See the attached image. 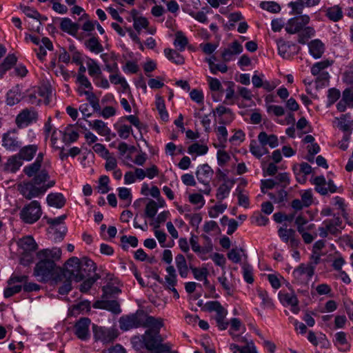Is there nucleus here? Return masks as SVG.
Returning a JSON list of instances; mask_svg holds the SVG:
<instances>
[{"label": "nucleus", "instance_id": "f257e3e1", "mask_svg": "<svg viewBox=\"0 0 353 353\" xmlns=\"http://www.w3.org/2000/svg\"><path fill=\"white\" fill-rule=\"evenodd\" d=\"M163 325L162 319L150 316L142 310L141 327H148L149 330L143 335L132 337L131 343L134 349L140 352L145 349L150 353H178L171 350L170 343H162L159 330Z\"/></svg>", "mask_w": 353, "mask_h": 353}, {"label": "nucleus", "instance_id": "f03ea898", "mask_svg": "<svg viewBox=\"0 0 353 353\" xmlns=\"http://www.w3.org/2000/svg\"><path fill=\"white\" fill-rule=\"evenodd\" d=\"M96 270V264L90 259L83 258L80 260L76 256L70 258L65 263L63 268L57 270L56 280L62 283L59 288V293L62 295L67 294L72 290V281H83Z\"/></svg>", "mask_w": 353, "mask_h": 353}, {"label": "nucleus", "instance_id": "7ed1b4c3", "mask_svg": "<svg viewBox=\"0 0 353 353\" xmlns=\"http://www.w3.org/2000/svg\"><path fill=\"white\" fill-rule=\"evenodd\" d=\"M37 256L39 261L35 265L34 275L39 281L52 280L57 284L60 283L56 280L57 270L60 268L56 265L55 261L61 259V248L43 249L38 252Z\"/></svg>", "mask_w": 353, "mask_h": 353}, {"label": "nucleus", "instance_id": "20e7f679", "mask_svg": "<svg viewBox=\"0 0 353 353\" xmlns=\"http://www.w3.org/2000/svg\"><path fill=\"white\" fill-rule=\"evenodd\" d=\"M343 229V221L339 216L324 220L319 227V234L321 238H329L330 236H338Z\"/></svg>", "mask_w": 353, "mask_h": 353}, {"label": "nucleus", "instance_id": "39448f33", "mask_svg": "<svg viewBox=\"0 0 353 353\" xmlns=\"http://www.w3.org/2000/svg\"><path fill=\"white\" fill-rule=\"evenodd\" d=\"M54 181H50L47 185L41 186H37L32 181L23 182L19 184L18 190L26 199L30 200L43 195L48 188L54 186Z\"/></svg>", "mask_w": 353, "mask_h": 353}, {"label": "nucleus", "instance_id": "423d86ee", "mask_svg": "<svg viewBox=\"0 0 353 353\" xmlns=\"http://www.w3.org/2000/svg\"><path fill=\"white\" fill-rule=\"evenodd\" d=\"M42 214L40 203L37 201H32L25 205L20 212V218L23 222L32 224L37 221Z\"/></svg>", "mask_w": 353, "mask_h": 353}, {"label": "nucleus", "instance_id": "0eeeda50", "mask_svg": "<svg viewBox=\"0 0 353 353\" xmlns=\"http://www.w3.org/2000/svg\"><path fill=\"white\" fill-rule=\"evenodd\" d=\"M92 331L94 341L103 344L112 343L118 336L117 330L114 328H107L93 324Z\"/></svg>", "mask_w": 353, "mask_h": 353}, {"label": "nucleus", "instance_id": "6e6552de", "mask_svg": "<svg viewBox=\"0 0 353 353\" xmlns=\"http://www.w3.org/2000/svg\"><path fill=\"white\" fill-rule=\"evenodd\" d=\"M120 329L123 331L141 327L142 325V310H137L135 313L125 315L120 317Z\"/></svg>", "mask_w": 353, "mask_h": 353}, {"label": "nucleus", "instance_id": "1a4fd4ad", "mask_svg": "<svg viewBox=\"0 0 353 353\" xmlns=\"http://www.w3.org/2000/svg\"><path fill=\"white\" fill-rule=\"evenodd\" d=\"M38 112L33 108L22 110L15 119V123L18 128H22L31 123H36L38 120Z\"/></svg>", "mask_w": 353, "mask_h": 353}, {"label": "nucleus", "instance_id": "9d476101", "mask_svg": "<svg viewBox=\"0 0 353 353\" xmlns=\"http://www.w3.org/2000/svg\"><path fill=\"white\" fill-rule=\"evenodd\" d=\"M310 21V18L307 14L299 15L290 19L285 23V31L291 34L299 33L303 27L307 26Z\"/></svg>", "mask_w": 353, "mask_h": 353}, {"label": "nucleus", "instance_id": "9b49d317", "mask_svg": "<svg viewBox=\"0 0 353 353\" xmlns=\"http://www.w3.org/2000/svg\"><path fill=\"white\" fill-rule=\"evenodd\" d=\"M91 321L87 317L81 318L74 325V334L81 341H88L90 338V325Z\"/></svg>", "mask_w": 353, "mask_h": 353}, {"label": "nucleus", "instance_id": "f8f14e48", "mask_svg": "<svg viewBox=\"0 0 353 353\" xmlns=\"http://www.w3.org/2000/svg\"><path fill=\"white\" fill-rule=\"evenodd\" d=\"M314 273V267L311 264L301 263L293 271V276L299 282L306 283L311 279Z\"/></svg>", "mask_w": 353, "mask_h": 353}, {"label": "nucleus", "instance_id": "ddd939ff", "mask_svg": "<svg viewBox=\"0 0 353 353\" xmlns=\"http://www.w3.org/2000/svg\"><path fill=\"white\" fill-rule=\"evenodd\" d=\"M278 235L284 243H289L292 248H296L299 244L295 230L291 228L288 229L286 225L279 228Z\"/></svg>", "mask_w": 353, "mask_h": 353}, {"label": "nucleus", "instance_id": "4468645a", "mask_svg": "<svg viewBox=\"0 0 353 353\" xmlns=\"http://www.w3.org/2000/svg\"><path fill=\"white\" fill-rule=\"evenodd\" d=\"M279 298L283 305L291 307V310L293 313H299L300 310L298 305L299 301L294 292L288 293L280 292L279 294Z\"/></svg>", "mask_w": 353, "mask_h": 353}, {"label": "nucleus", "instance_id": "2eb2a0df", "mask_svg": "<svg viewBox=\"0 0 353 353\" xmlns=\"http://www.w3.org/2000/svg\"><path fill=\"white\" fill-rule=\"evenodd\" d=\"M2 145L8 150L16 151L21 146V143L15 135L14 132H8L3 134Z\"/></svg>", "mask_w": 353, "mask_h": 353}, {"label": "nucleus", "instance_id": "dca6fc26", "mask_svg": "<svg viewBox=\"0 0 353 353\" xmlns=\"http://www.w3.org/2000/svg\"><path fill=\"white\" fill-rule=\"evenodd\" d=\"M243 52V46L237 41H234L225 48L221 52V58L224 62H228L233 59L234 57L241 54Z\"/></svg>", "mask_w": 353, "mask_h": 353}, {"label": "nucleus", "instance_id": "f3484780", "mask_svg": "<svg viewBox=\"0 0 353 353\" xmlns=\"http://www.w3.org/2000/svg\"><path fill=\"white\" fill-rule=\"evenodd\" d=\"M213 174V170L208 164L205 163L198 166L196 172V176L200 183L203 185H207L208 183H210Z\"/></svg>", "mask_w": 353, "mask_h": 353}, {"label": "nucleus", "instance_id": "a211bd4d", "mask_svg": "<svg viewBox=\"0 0 353 353\" xmlns=\"http://www.w3.org/2000/svg\"><path fill=\"white\" fill-rule=\"evenodd\" d=\"M347 107L353 108V88H346L343 90L342 98L336 104L337 110L343 112Z\"/></svg>", "mask_w": 353, "mask_h": 353}, {"label": "nucleus", "instance_id": "6ab92c4d", "mask_svg": "<svg viewBox=\"0 0 353 353\" xmlns=\"http://www.w3.org/2000/svg\"><path fill=\"white\" fill-rule=\"evenodd\" d=\"M43 160V154L42 152H39L36 158V160L34 163L26 166L23 168L24 173L29 177L34 176L37 174L41 166V163Z\"/></svg>", "mask_w": 353, "mask_h": 353}, {"label": "nucleus", "instance_id": "aec40b11", "mask_svg": "<svg viewBox=\"0 0 353 353\" xmlns=\"http://www.w3.org/2000/svg\"><path fill=\"white\" fill-rule=\"evenodd\" d=\"M38 150V145L36 144L28 145L20 148L18 156L21 158V160H25L27 161H31Z\"/></svg>", "mask_w": 353, "mask_h": 353}, {"label": "nucleus", "instance_id": "412c9836", "mask_svg": "<svg viewBox=\"0 0 353 353\" xmlns=\"http://www.w3.org/2000/svg\"><path fill=\"white\" fill-rule=\"evenodd\" d=\"M309 52L314 59L321 58L325 51V46L319 39H314L308 43Z\"/></svg>", "mask_w": 353, "mask_h": 353}, {"label": "nucleus", "instance_id": "4be33fe9", "mask_svg": "<svg viewBox=\"0 0 353 353\" xmlns=\"http://www.w3.org/2000/svg\"><path fill=\"white\" fill-rule=\"evenodd\" d=\"M94 307L107 310L114 314L121 312L120 305L115 300L97 301L94 304Z\"/></svg>", "mask_w": 353, "mask_h": 353}, {"label": "nucleus", "instance_id": "5701e85b", "mask_svg": "<svg viewBox=\"0 0 353 353\" xmlns=\"http://www.w3.org/2000/svg\"><path fill=\"white\" fill-rule=\"evenodd\" d=\"M258 140L264 147L268 145L271 148H274L279 145L278 138L276 135L268 134L265 132H261L259 134Z\"/></svg>", "mask_w": 353, "mask_h": 353}, {"label": "nucleus", "instance_id": "b1692460", "mask_svg": "<svg viewBox=\"0 0 353 353\" xmlns=\"http://www.w3.org/2000/svg\"><path fill=\"white\" fill-rule=\"evenodd\" d=\"M190 243L192 247V250L196 254L199 255L201 259L205 260L206 258L203 256V255L207 253L211 252V247L209 245L208 247H201L199 244L198 236L194 234H192L191 238L190 239Z\"/></svg>", "mask_w": 353, "mask_h": 353}, {"label": "nucleus", "instance_id": "393cba45", "mask_svg": "<svg viewBox=\"0 0 353 353\" xmlns=\"http://www.w3.org/2000/svg\"><path fill=\"white\" fill-rule=\"evenodd\" d=\"M21 99V90L19 85H17L10 89L6 95V103L12 106L18 103Z\"/></svg>", "mask_w": 353, "mask_h": 353}, {"label": "nucleus", "instance_id": "a878e982", "mask_svg": "<svg viewBox=\"0 0 353 353\" xmlns=\"http://www.w3.org/2000/svg\"><path fill=\"white\" fill-rule=\"evenodd\" d=\"M60 28L63 32L74 36L77 34L79 30V24L72 22L70 19L65 17L61 19Z\"/></svg>", "mask_w": 353, "mask_h": 353}, {"label": "nucleus", "instance_id": "bb28decb", "mask_svg": "<svg viewBox=\"0 0 353 353\" xmlns=\"http://www.w3.org/2000/svg\"><path fill=\"white\" fill-rule=\"evenodd\" d=\"M18 245L24 252L34 251L37 246L35 241L30 236H27L19 239Z\"/></svg>", "mask_w": 353, "mask_h": 353}, {"label": "nucleus", "instance_id": "cd10ccee", "mask_svg": "<svg viewBox=\"0 0 353 353\" xmlns=\"http://www.w3.org/2000/svg\"><path fill=\"white\" fill-rule=\"evenodd\" d=\"M295 219V225L299 233H302L305 230H312L314 228V224H307V219L303 214H299Z\"/></svg>", "mask_w": 353, "mask_h": 353}, {"label": "nucleus", "instance_id": "c85d7f7f", "mask_svg": "<svg viewBox=\"0 0 353 353\" xmlns=\"http://www.w3.org/2000/svg\"><path fill=\"white\" fill-rule=\"evenodd\" d=\"M47 202L50 206L61 208L65 203V199L61 193H51L47 196Z\"/></svg>", "mask_w": 353, "mask_h": 353}, {"label": "nucleus", "instance_id": "c756f323", "mask_svg": "<svg viewBox=\"0 0 353 353\" xmlns=\"http://www.w3.org/2000/svg\"><path fill=\"white\" fill-rule=\"evenodd\" d=\"M250 151L257 159H260L264 154L269 153L266 147H264L260 143H258L255 140L250 141Z\"/></svg>", "mask_w": 353, "mask_h": 353}, {"label": "nucleus", "instance_id": "7c9ffc66", "mask_svg": "<svg viewBox=\"0 0 353 353\" xmlns=\"http://www.w3.org/2000/svg\"><path fill=\"white\" fill-rule=\"evenodd\" d=\"M22 165V161L18 154L10 157L5 164V170L10 172H16Z\"/></svg>", "mask_w": 353, "mask_h": 353}, {"label": "nucleus", "instance_id": "2f4dec72", "mask_svg": "<svg viewBox=\"0 0 353 353\" xmlns=\"http://www.w3.org/2000/svg\"><path fill=\"white\" fill-rule=\"evenodd\" d=\"M214 131L216 132L217 139L219 141V145H217L214 144V146L216 148H218V147L225 148V144L228 141V130H227L225 126V125H219L214 128Z\"/></svg>", "mask_w": 353, "mask_h": 353}, {"label": "nucleus", "instance_id": "473e14b6", "mask_svg": "<svg viewBox=\"0 0 353 353\" xmlns=\"http://www.w3.org/2000/svg\"><path fill=\"white\" fill-rule=\"evenodd\" d=\"M175 262L180 276L182 278H186L188 274V268L185 256L183 254L176 255Z\"/></svg>", "mask_w": 353, "mask_h": 353}, {"label": "nucleus", "instance_id": "72a5a7b5", "mask_svg": "<svg viewBox=\"0 0 353 353\" xmlns=\"http://www.w3.org/2000/svg\"><path fill=\"white\" fill-rule=\"evenodd\" d=\"M276 43L279 54L284 59L289 58L290 57V48L291 46H294V44L287 42L283 39H279Z\"/></svg>", "mask_w": 353, "mask_h": 353}, {"label": "nucleus", "instance_id": "f704fd0d", "mask_svg": "<svg viewBox=\"0 0 353 353\" xmlns=\"http://www.w3.org/2000/svg\"><path fill=\"white\" fill-rule=\"evenodd\" d=\"M86 65L89 75L95 81V79L99 78L101 74L100 66L95 60L90 58L88 59Z\"/></svg>", "mask_w": 353, "mask_h": 353}, {"label": "nucleus", "instance_id": "c9c22d12", "mask_svg": "<svg viewBox=\"0 0 353 353\" xmlns=\"http://www.w3.org/2000/svg\"><path fill=\"white\" fill-rule=\"evenodd\" d=\"M326 17L334 22L339 21L343 17V12L339 6H334L325 10Z\"/></svg>", "mask_w": 353, "mask_h": 353}, {"label": "nucleus", "instance_id": "e433bc0d", "mask_svg": "<svg viewBox=\"0 0 353 353\" xmlns=\"http://www.w3.org/2000/svg\"><path fill=\"white\" fill-rule=\"evenodd\" d=\"M89 122V125L97 132L101 136H106L109 134L110 130L107 125L101 120H95L92 123Z\"/></svg>", "mask_w": 353, "mask_h": 353}, {"label": "nucleus", "instance_id": "4c0bfd02", "mask_svg": "<svg viewBox=\"0 0 353 353\" xmlns=\"http://www.w3.org/2000/svg\"><path fill=\"white\" fill-rule=\"evenodd\" d=\"M79 138V133L74 129L73 125H68L65 128L63 134V141L65 143H70L76 141Z\"/></svg>", "mask_w": 353, "mask_h": 353}, {"label": "nucleus", "instance_id": "58836bf2", "mask_svg": "<svg viewBox=\"0 0 353 353\" xmlns=\"http://www.w3.org/2000/svg\"><path fill=\"white\" fill-rule=\"evenodd\" d=\"M17 57L14 54H8L3 62L0 64V78L1 79L4 74L10 70L17 62Z\"/></svg>", "mask_w": 353, "mask_h": 353}, {"label": "nucleus", "instance_id": "ea45409f", "mask_svg": "<svg viewBox=\"0 0 353 353\" xmlns=\"http://www.w3.org/2000/svg\"><path fill=\"white\" fill-rule=\"evenodd\" d=\"M315 34L314 29L311 26H305L298 34V42L301 44H305L306 41Z\"/></svg>", "mask_w": 353, "mask_h": 353}, {"label": "nucleus", "instance_id": "a19ab883", "mask_svg": "<svg viewBox=\"0 0 353 353\" xmlns=\"http://www.w3.org/2000/svg\"><path fill=\"white\" fill-rule=\"evenodd\" d=\"M164 54L170 61L177 65H182L185 62L183 57L174 50L165 48L164 50Z\"/></svg>", "mask_w": 353, "mask_h": 353}, {"label": "nucleus", "instance_id": "79ce46f5", "mask_svg": "<svg viewBox=\"0 0 353 353\" xmlns=\"http://www.w3.org/2000/svg\"><path fill=\"white\" fill-rule=\"evenodd\" d=\"M88 49L92 52L99 54L103 50V46L100 43L99 39L94 37H91L85 42Z\"/></svg>", "mask_w": 353, "mask_h": 353}, {"label": "nucleus", "instance_id": "37998d69", "mask_svg": "<svg viewBox=\"0 0 353 353\" xmlns=\"http://www.w3.org/2000/svg\"><path fill=\"white\" fill-rule=\"evenodd\" d=\"M188 43V39L184 33L181 31H177L175 33L174 46L179 50L183 51Z\"/></svg>", "mask_w": 353, "mask_h": 353}, {"label": "nucleus", "instance_id": "c03bdc74", "mask_svg": "<svg viewBox=\"0 0 353 353\" xmlns=\"http://www.w3.org/2000/svg\"><path fill=\"white\" fill-rule=\"evenodd\" d=\"M156 107L157 109L158 110L161 119L164 121H167L169 118V114L165 109L164 100L161 97L157 96Z\"/></svg>", "mask_w": 353, "mask_h": 353}, {"label": "nucleus", "instance_id": "a18cd8bd", "mask_svg": "<svg viewBox=\"0 0 353 353\" xmlns=\"http://www.w3.org/2000/svg\"><path fill=\"white\" fill-rule=\"evenodd\" d=\"M351 117L350 114H342L340 118H336L338 121L337 127L344 132L349 131L350 130L352 123L350 121Z\"/></svg>", "mask_w": 353, "mask_h": 353}, {"label": "nucleus", "instance_id": "49530a36", "mask_svg": "<svg viewBox=\"0 0 353 353\" xmlns=\"http://www.w3.org/2000/svg\"><path fill=\"white\" fill-rule=\"evenodd\" d=\"M257 294H258L259 297L261 299V301H262L261 305L264 308H270V309L274 308V304H273L272 300L269 296L267 291H265L261 288H259L257 290Z\"/></svg>", "mask_w": 353, "mask_h": 353}, {"label": "nucleus", "instance_id": "de8ad7c7", "mask_svg": "<svg viewBox=\"0 0 353 353\" xmlns=\"http://www.w3.org/2000/svg\"><path fill=\"white\" fill-rule=\"evenodd\" d=\"M208 151V147L206 145L194 143L188 148V152L190 154H196L198 156L204 155Z\"/></svg>", "mask_w": 353, "mask_h": 353}, {"label": "nucleus", "instance_id": "09e8293b", "mask_svg": "<svg viewBox=\"0 0 353 353\" xmlns=\"http://www.w3.org/2000/svg\"><path fill=\"white\" fill-rule=\"evenodd\" d=\"M332 63L333 61L328 59L315 63L311 68V73L314 76H317L322 70L332 65Z\"/></svg>", "mask_w": 353, "mask_h": 353}, {"label": "nucleus", "instance_id": "8fccbe9b", "mask_svg": "<svg viewBox=\"0 0 353 353\" xmlns=\"http://www.w3.org/2000/svg\"><path fill=\"white\" fill-rule=\"evenodd\" d=\"M232 189V185L223 183L219 185L216 190V197L219 201L225 199L230 194Z\"/></svg>", "mask_w": 353, "mask_h": 353}, {"label": "nucleus", "instance_id": "3c124183", "mask_svg": "<svg viewBox=\"0 0 353 353\" xmlns=\"http://www.w3.org/2000/svg\"><path fill=\"white\" fill-rule=\"evenodd\" d=\"M334 343L335 345L343 347L344 349L350 347L347 334L344 332H338L335 334Z\"/></svg>", "mask_w": 353, "mask_h": 353}, {"label": "nucleus", "instance_id": "603ef678", "mask_svg": "<svg viewBox=\"0 0 353 353\" xmlns=\"http://www.w3.org/2000/svg\"><path fill=\"white\" fill-rule=\"evenodd\" d=\"M268 195L274 203H280L286 200L288 193L285 190V188H281L276 192V194L269 192Z\"/></svg>", "mask_w": 353, "mask_h": 353}, {"label": "nucleus", "instance_id": "864d4df0", "mask_svg": "<svg viewBox=\"0 0 353 353\" xmlns=\"http://www.w3.org/2000/svg\"><path fill=\"white\" fill-rule=\"evenodd\" d=\"M86 100L89 102L90 105L92 107L94 112H100L101 106L99 104V99L93 92V90H90V92L85 96Z\"/></svg>", "mask_w": 353, "mask_h": 353}, {"label": "nucleus", "instance_id": "5fc2aeb1", "mask_svg": "<svg viewBox=\"0 0 353 353\" xmlns=\"http://www.w3.org/2000/svg\"><path fill=\"white\" fill-rule=\"evenodd\" d=\"M86 100L89 102L90 105L92 107L94 112H100L101 106L99 104V99L93 92V90H90V92L85 96Z\"/></svg>", "mask_w": 353, "mask_h": 353}, {"label": "nucleus", "instance_id": "6e6d98bb", "mask_svg": "<svg viewBox=\"0 0 353 353\" xmlns=\"http://www.w3.org/2000/svg\"><path fill=\"white\" fill-rule=\"evenodd\" d=\"M288 6L292 8V14H301L306 3L305 0H296L289 3Z\"/></svg>", "mask_w": 353, "mask_h": 353}, {"label": "nucleus", "instance_id": "4d7b16f0", "mask_svg": "<svg viewBox=\"0 0 353 353\" xmlns=\"http://www.w3.org/2000/svg\"><path fill=\"white\" fill-rule=\"evenodd\" d=\"M90 308V303L88 301H83L72 306L71 313L74 315L79 314L83 311H88Z\"/></svg>", "mask_w": 353, "mask_h": 353}, {"label": "nucleus", "instance_id": "13d9d810", "mask_svg": "<svg viewBox=\"0 0 353 353\" xmlns=\"http://www.w3.org/2000/svg\"><path fill=\"white\" fill-rule=\"evenodd\" d=\"M48 178L49 174L48 172L46 170H42L34 176L32 181L37 186H41L43 185H46L45 182L47 181Z\"/></svg>", "mask_w": 353, "mask_h": 353}, {"label": "nucleus", "instance_id": "bf43d9fd", "mask_svg": "<svg viewBox=\"0 0 353 353\" xmlns=\"http://www.w3.org/2000/svg\"><path fill=\"white\" fill-rule=\"evenodd\" d=\"M133 21V27L138 32H140L142 28H148L149 25V21L143 17H134Z\"/></svg>", "mask_w": 353, "mask_h": 353}, {"label": "nucleus", "instance_id": "052dcab7", "mask_svg": "<svg viewBox=\"0 0 353 353\" xmlns=\"http://www.w3.org/2000/svg\"><path fill=\"white\" fill-rule=\"evenodd\" d=\"M260 6L262 9L272 13H277L281 10L280 6L274 1H262Z\"/></svg>", "mask_w": 353, "mask_h": 353}, {"label": "nucleus", "instance_id": "680f3d73", "mask_svg": "<svg viewBox=\"0 0 353 353\" xmlns=\"http://www.w3.org/2000/svg\"><path fill=\"white\" fill-rule=\"evenodd\" d=\"M110 81L114 85H121L124 90H126L128 88H129V85L125 81V78L117 74H111L110 76Z\"/></svg>", "mask_w": 353, "mask_h": 353}, {"label": "nucleus", "instance_id": "e2e57ef3", "mask_svg": "<svg viewBox=\"0 0 353 353\" xmlns=\"http://www.w3.org/2000/svg\"><path fill=\"white\" fill-rule=\"evenodd\" d=\"M157 212V204L156 201L150 200L146 205L145 214L148 218H154Z\"/></svg>", "mask_w": 353, "mask_h": 353}, {"label": "nucleus", "instance_id": "0e129e2a", "mask_svg": "<svg viewBox=\"0 0 353 353\" xmlns=\"http://www.w3.org/2000/svg\"><path fill=\"white\" fill-rule=\"evenodd\" d=\"M117 131L121 139H126L130 137V133L132 132V128L130 125L122 124L117 128Z\"/></svg>", "mask_w": 353, "mask_h": 353}, {"label": "nucleus", "instance_id": "69168bd1", "mask_svg": "<svg viewBox=\"0 0 353 353\" xmlns=\"http://www.w3.org/2000/svg\"><path fill=\"white\" fill-rule=\"evenodd\" d=\"M267 112L268 114H272L276 117H281L285 114V109L281 105H268Z\"/></svg>", "mask_w": 353, "mask_h": 353}, {"label": "nucleus", "instance_id": "338daca9", "mask_svg": "<svg viewBox=\"0 0 353 353\" xmlns=\"http://www.w3.org/2000/svg\"><path fill=\"white\" fill-rule=\"evenodd\" d=\"M340 91L336 88H331L328 90L327 106L333 105L340 97Z\"/></svg>", "mask_w": 353, "mask_h": 353}, {"label": "nucleus", "instance_id": "774afa93", "mask_svg": "<svg viewBox=\"0 0 353 353\" xmlns=\"http://www.w3.org/2000/svg\"><path fill=\"white\" fill-rule=\"evenodd\" d=\"M21 9L23 12L30 18L35 19L38 21L42 18L41 14L37 10L32 8L29 6H23Z\"/></svg>", "mask_w": 353, "mask_h": 353}]
</instances>
